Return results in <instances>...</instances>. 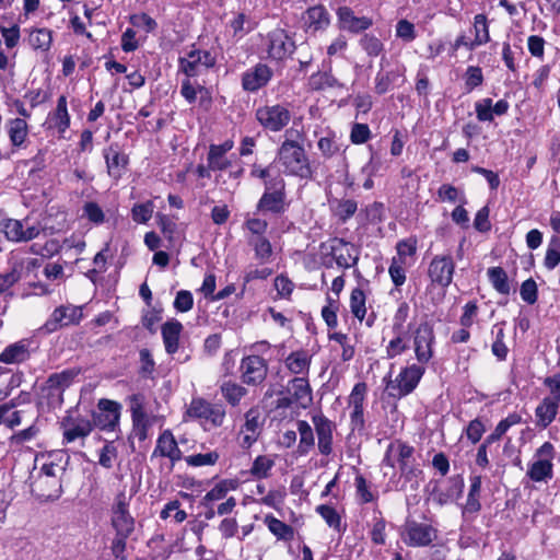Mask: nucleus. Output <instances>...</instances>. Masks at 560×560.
<instances>
[{
    "label": "nucleus",
    "mask_w": 560,
    "mask_h": 560,
    "mask_svg": "<svg viewBox=\"0 0 560 560\" xmlns=\"http://www.w3.org/2000/svg\"><path fill=\"white\" fill-rule=\"evenodd\" d=\"M249 178L258 180L264 188L255 206L256 212L276 219L285 215L292 200L289 198L287 180L280 171L272 164L254 162L249 166Z\"/></svg>",
    "instance_id": "nucleus-1"
},
{
    "label": "nucleus",
    "mask_w": 560,
    "mask_h": 560,
    "mask_svg": "<svg viewBox=\"0 0 560 560\" xmlns=\"http://www.w3.org/2000/svg\"><path fill=\"white\" fill-rule=\"evenodd\" d=\"M304 132L287 129L284 139L276 152V160L283 167V172L301 179H312L314 170L310 156L303 145Z\"/></svg>",
    "instance_id": "nucleus-2"
},
{
    "label": "nucleus",
    "mask_w": 560,
    "mask_h": 560,
    "mask_svg": "<svg viewBox=\"0 0 560 560\" xmlns=\"http://www.w3.org/2000/svg\"><path fill=\"white\" fill-rule=\"evenodd\" d=\"M131 497L119 491L110 506V526L115 536L110 542L112 555L117 560H127V540L135 532L136 520L129 511Z\"/></svg>",
    "instance_id": "nucleus-3"
},
{
    "label": "nucleus",
    "mask_w": 560,
    "mask_h": 560,
    "mask_svg": "<svg viewBox=\"0 0 560 560\" xmlns=\"http://www.w3.org/2000/svg\"><path fill=\"white\" fill-rule=\"evenodd\" d=\"M319 264L326 269L335 265L343 270L355 268L360 259V248L338 236L329 237L318 246Z\"/></svg>",
    "instance_id": "nucleus-4"
},
{
    "label": "nucleus",
    "mask_w": 560,
    "mask_h": 560,
    "mask_svg": "<svg viewBox=\"0 0 560 560\" xmlns=\"http://www.w3.org/2000/svg\"><path fill=\"white\" fill-rule=\"evenodd\" d=\"M59 424L63 445L80 442L83 446L85 439L94 430L89 415H82L77 407L67 410Z\"/></svg>",
    "instance_id": "nucleus-5"
},
{
    "label": "nucleus",
    "mask_w": 560,
    "mask_h": 560,
    "mask_svg": "<svg viewBox=\"0 0 560 560\" xmlns=\"http://www.w3.org/2000/svg\"><path fill=\"white\" fill-rule=\"evenodd\" d=\"M186 415L198 420L205 430H211L223 425L226 410L222 404H212L202 397H194Z\"/></svg>",
    "instance_id": "nucleus-6"
},
{
    "label": "nucleus",
    "mask_w": 560,
    "mask_h": 560,
    "mask_svg": "<svg viewBox=\"0 0 560 560\" xmlns=\"http://www.w3.org/2000/svg\"><path fill=\"white\" fill-rule=\"evenodd\" d=\"M428 522H418L412 518H406L402 526L401 539L412 548L430 547L438 539L439 530L432 524V520L423 516Z\"/></svg>",
    "instance_id": "nucleus-7"
},
{
    "label": "nucleus",
    "mask_w": 560,
    "mask_h": 560,
    "mask_svg": "<svg viewBox=\"0 0 560 560\" xmlns=\"http://www.w3.org/2000/svg\"><path fill=\"white\" fill-rule=\"evenodd\" d=\"M267 58L271 61L283 62L291 58L296 50L294 34L284 28L269 31L265 38Z\"/></svg>",
    "instance_id": "nucleus-8"
},
{
    "label": "nucleus",
    "mask_w": 560,
    "mask_h": 560,
    "mask_svg": "<svg viewBox=\"0 0 560 560\" xmlns=\"http://www.w3.org/2000/svg\"><path fill=\"white\" fill-rule=\"evenodd\" d=\"M217 63L215 56L206 49L192 44L184 57L178 58V71L187 78H196L212 69Z\"/></svg>",
    "instance_id": "nucleus-9"
},
{
    "label": "nucleus",
    "mask_w": 560,
    "mask_h": 560,
    "mask_svg": "<svg viewBox=\"0 0 560 560\" xmlns=\"http://www.w3.org/2000/svg\"><path fill=\"white\" fill-rule=\"evenodd\" d=\"M255 119L259 126L269 132L282 131L291 121L292 115L285 104H265L255 109Z\"/></svg>",
    "instance_id": "nucleus-10"
},
{
    "label": "nucleus",
    "mask_w": 560,
    "mask_h": 560,
    "mask_svg": "<svg viewBox=\"0 0 560 560\" xmlns=\"http://www.w3.org/2000/svg\"><path fill=\"white\" fill-rule=\"evenodd\" d=\"M121 405L112 399L101 398L96 410H91L89 417L93 428L104 432L119 431Z\"/></svg>",
    "instance_id": "nucleus-11"
},
{
    "label": "nucleus",
    "mask_w": 560,
    "mask_h": 560,
    "mask_svg": "<svg viewBox=\"0 0 560 560\" xmlns=\"http://www.w3.org/2000/svg\"><path fill=\"white\" fill-rule=\"evenodd\" d=\"M425 368L419 364H410L402 368L395 380H389L386 384L388 395L394 398H402L411 394L419 385Z\"/></svg>",
    "instance_id": "nucleus-12"
},
{
    "label": "nucleus",
    "mask_w": 560,
    "mask_h": 560,
    "mask_svg": "<svg viewBox=\"0 0 560 560\" xmlns=\"http://www.w3.org/2000/svg\"><path fill=\"white\" fill-rule=\"evenodd\" d=\"M555 446L545 442L535 452V460L528 464L526 476L534 482H548L553 478Z\"/></svg>",
    "instance_id": "nucleus-13"
},
{
    "label": "nucleus",
    "mask_w": 560,
    "mask_h": 560,
    "mask_svg": "<svg viewBox=\"0 0 560 560\" xmlns=\"http://www.w3.org/2000/svg\"><path fill=\"white\" fill-rule=\"evenodd\" d=\"M435 343L434 326L430 320H422L413 330V350L420 364H427L433 358Z\"/></svg>",
    "instance_id": "nucleus-14"
},
{
    "label": "nucleus",
    "mask_w": 560,
    "mask_h": 560,
    "mask_svg": "<svg viewBox=\"0 0 560 560\" xmlns=\"http://www.w3.org/2000/svg\"><path fill=\"white\" fill-rule=\"evenodd\" d=\"M455 261L451 254L435 255L428 266V277L432 287L446 289L453 282Z\"/></svg>",
    "instance_id": "nucleus-15"
},
{
    "label": "nucleus",
    "mask_w": 560,
    "mask_h": 560,
    "mask_svg": "<svg viewBox=\"0 0 560 560\" xmlns=\"http://www.w3.org/2000/svg\"><path fill=\"white\" fill-rule=\"evenodd\" d=\"M389 450L397 451V463L400 476L405 481L416 480L422 475V470L416 464L415 447L402 440H395L389 444Z\"/></svg>",
    "instance_id": "nucleus-16"
},
{
    "label": "nucleus",
    "mask_w": 560,
    "mask_h": 560,
    "mask_svg": "<svg viewBox=\"0 0 560 560\" xmlns=\"http://www.w3.org/2000/svg\"><path fill=\"white\" fill-rule=\"evenodd\" d=\"M242 383L248 386L261 385L268 375L267 361L257 354L245 355L240 364Z\"/></svg>",
    "instance_id": "nucleus-17"
},
{
    "label": "nucleus",
    "mask_w": 560,
    "mask_h": 560,
    "mask_svg": "<svg viewBox=\"0 0 560 560\" xmlns=\"http://www.w3.org/2000/svg\"><path fill=\"white\" fill-rule=\"evenodd\" d=\"M336 18L338 28L350 34H363L374 24L371 16H358L354 10L349 5L338 7L336 9Z\"/></svg>",
    "instance_id": "nucleus-18"
},
{
    "label": "nucleus",
    "mask_w": 560,
    "mask_h": 560,
    "mask_svg": "<svg viewBox=\"0 0 560 560\" xmlns=\"http://www.w3.org/2000/svg\"><path fill=\"white\" fill-rule=\"evenodd\" d=\"M103 158L105 160L107 175L114 182H119L129 167L130 160L128 154L124 152L118 142H113L103 149Z\"/></svg>",
    "instance_id": "nucleus-19"
},
{
    "label": "nucleus",
    "mask_w": 560,
    "mask_h": 560,
    "mask_svg": "<svg viewBox=\"0 0 560 560\" xmlns=\"http://www.w3.org/2000/svg\"><path fill=\"white\" fill-rule=\"evenodd\" d=\"M82 318L83 313L81 306H74L71 304L60 305L52 311L42 329L48 334L55 332L62 327L79 325Z\"/></svg>",
    "instance_id": "nucleus-20"
},
{
    "label": "nucleus",
    "mask_w": 560,
    "mask_h": 560,
    "mask_svg": "<svg viewBox=\"0 0 560 560\" xmlns=\"http://www.w3.org/2000/svg\"><path fill=\"white\" fill-rule=\"evenodd\" d=\"M35 341L32 338H22L9 343L0 352V363L5 365H21L28 362L36 352L37 347H33Z\"/></svg>",
    "instance_id": "nucleus-21"
},
{
    "label": "nucleus",
    "mask_w": 560,
    "mask_h": 560,
    "mask_svg": "<svg viewBox=\"0 0 560 560\" xmlns=\"http://www.w3.org/2000/svg\"><path fill=\"white\" fill-rule=\"evenodd\" d=\"M272 77L273 70L267 63L257 62L242 73L241 86L247 93H257L269 84Z\"/></svg>",
    "instance_id": "nucleus-22"
},
{
    "label": "nucleus",
    "mask_w": 560,
    "mask_h": 560,
    "mask_svg": "<svg viewBox=\"0 0 560 560\" xmlns=\"http://www.w3.org/2000/svg\"><path fill=\"white\" fill-rule=\"evenodd\" d=\"M128 399L132 420V433L140 442H143L148 439L150 428V420L144 409V396L142 394H132Z\"/></svg>",
    "instance_id": "nucleus-23"
},
{
    "label": "nucleus",
    "mask_w": 560,
    "mask_h": 560,
    "mask_svg": "<svg viewBox=\"0 0 560 560\" xmlns=\"http://www.w3.org/2000/svg\"><path fill=\"white\" fill-rule=\"evenodd\" d=\"M155 457H166L171 462V468L174 465L184 459L183 452L178 447V443L170 429L162 431L158 439L155 447L151 454V460Z\"/></svg>",
    "instance_id": "nucleus-24"
},
{
    "label": "nucleus",
    "mask_w": 560,
    "mask_h": 560,
    "mask_svg": "<svg viewBox=\"0 0 560 560\" xmlns=\"http://www.w3.org/2000/svg\"><path fill=\"white\" fill-rule=\"evenodd\" d=\"M1 229L8 241L14 243L28 242L36 238L40 233L38 225L24 226V222L18 219H3Z\"/></svg>",
    "instance_id": "nucleus-25"
},
{
    "label": "nucleus",
    "mask_w": 560,
    "mask_h": 560,
    "mask_svg": "<svg viewBox=\"0 0 560 560\" xmlns=\"http://www.w3.org/2000/svg\"><path fill=\"white\" fill-rule=\"evenodd\" d=\"M302 21L305 32L316 34L325 32L330 26L331 15L324 4L318 3L305 10Z\"/></svg>",
    "instance_id": "nucleus-26"
},
{
    "label": "nucleus",
    "mask_w": 560,
    "mask_h": 560,
    "mask_svg": "<svg viewBox=\"0 0 560 560\" xmlns=\"http://www.w3.org/2000/svg\"><path fill=\"white\" fill-rule=\"evenodd\" d=\"M312 422L317 434V446L322 455L328 456L332 452V432L336 428L335 423L324 415H315Z\"/></svg>",
    "instance_id": "nucleus-27"
},
{
    "label": "nucleus",
    "mask_w": 560,
    "mask_h": 560,
    "mask_svg": "<svg viewBox=\"0 0 560 560\" xmlns=\"http://www.w3.org/2000/svg\"><path fill=\"white\" fill-rule=\"evenodd\" d=\"M197 94L200 95L199 96L200 108H202L205 112H208L212 107V103H213L211 91L202 84L195 85L191 82V78L186 77V79L183 80L182 84H180V95L185 98V101L188 104L191 105V104L196 103Z\"/></svg>",
    "instance_id": "nucleus-28"
},
{
    "label": "nucleus",
    "mask_w": 560,
    "mask_h": 560,
    "mask_svg": "<svg viewBox=\"0 0 560 560\" xmlns=\"http://www.w3.org/2000/svg\"><path fill=\"white\" fill-rule=\"evenodd\" d=\"M48 129L57 130L59 138H63L66 131L70 128L71 116L68 110V102L66 95H60L57 100L56 108L48 113Z\"/></svg>",
    "instance_id": "nucleus-29"
},
{
    "label": "nucleus",
    "mask_w": 560,
    "mask_h": 560,
    "mask_svg": "<svg viewBox=\"0 0 560 560\" xmlns=\"http://www.w3.org/2000/svg\"><path fill=\"white\" fill-rule=\"evenodd\" d=\"M234 148V141L226 139L222 143H211L207 153V162L213 168V173L223 172L232 165V161L226 156Z\"/></svg>",
    "instance_id": "nucleus-30"
},
{
    "label": "nucleus",
    "mask_w": 560,
    "mask_h": 560,
    "mask_svg": "<svg viewBox=\"0 0 560 560\" xmlns=\"http://www.w3.org/2000/svg\"><path fill=\"white\" fill-rule=\"evenodd\" d=\"M31 491L40 500L58 499L61 494V480L31 475Z\"/></svg>",
    "instance_id": "nucleus-31"
},
{
    "label": "nucleus",
    "mask_w": 560,
    "mask_h": 560,
    "mask_svg": "<svg viewBox=\"0 0 560 560\" xmlns=\"http://www.w3.org/2000/svg\"><path fill=\"white\" fill-rule=\"evenodd\" d=\"M448 482L451 485L446 490H442L440 487H438V485H435L430 492V498L432 501L440 506L459 499L463 494L465 485L460 475L450 477Z\"/></svg>",
    "instance_id": "nucleus-32"
},
{
    "label": "nucleus",
    "mask_w": 560,
    "mask_h": 560,
    "mask_svg": "<svg viewBox=\"0 0 560 560\" xmlns=\"http://www.w3.org/2000/svg\"><path fill=\"white\" fill-rule=\"evenodd\" d=\"M79 374V369H66L61 372L51 373L47 377L45 385L42 387V390L47 392V394L51 396L55 394H61L72 384Z\"/></svg>",
    "instance_id": "nucleus-33"
},
{
    "label": "nucleus",
    "mask_w": 560,
    "mask_h": 560,
    "mask_svg": "<svg viewBox=\"0 0 560 560\" xmlns=\"http://www.w3.org/2000/svg\"><path fill=\"white\" fill-rule=\"evenodd\" d=\"M469 490L462 511L464 517H475L481 511L482 477L480 475H472L469 477Z\"/></svg>",
    "instance_id": "nucleus-34"
},
{
    "label": "nucleus",
    "mask_w": 560,
    "mask_h": 560,
    "mask_svg": "<svg viewBox=\"0 0 560 560\" xmlns=\"http://www.w3.org/2000/svg\"><path fill=\"white\" fill-rule=\"evenodd\" d=\"M7 132L12 152L26 148L28 142V124L25 119L10 118L7 120Z\"/></svg>",
    "instance_id": "nucleus-35"
},
{
    "label": "nucleus",
    "mask_w": 560,
    "mask_h": 560,
    "mask_svg": "<svg viewBox=\"0 0 560 560\" xmlns=\"http://www.w3.org/2000/svg\"><path fill=\"white\" fill-rule=\"evenodd\" d=\"M184 327L177 319H170L161 327V335L167 354H175L179 349V338Z\"/></svg>",
    "instance_id": "nucleus-36"
},
{
    "label": "nucleus",
    "mask_w": 560,
    "mask_h": 560,
    "mask_svg": "<svg viewBox=\"0 0 560 560\" xmlns=\"http://www.w3.org/2000/svg\"><path fill=\"white\" fill-rule=\"evenodd\" d=\"M288 392L301 408H307L313 401L312 388L305 376L292 378L289 382Z\"/></svg>",
    "instance_id": "nucleus-37"
},
{
    "label": "nucleus",
    "mask_w": 560,
    "mask_h": 560,
    "mask_svg": "<svg viewBox=\"0 0 560 560\" xmlns=\"http://www.w3.org/2000/svg\"><path fill=\"white\" fill-rule=\"evenodd\" d=\"M238 487L240 481L237 478L221 479L203 495L200 504L208 506L209 503L223 500L230 491H235Z\"/></svg>",
    "instance_id": "nucleus-38"
},
{
    "label": "nucleus",
    "mask_w": 560,
    "mask_h": 560,
    "mask_svg": "<svg viewBox=\"0 0 560 560\" xmlns=\"http://www.w3.org/2000/svg\"><path fill=\"white\" fill-rule=\"evenodd\" d=\"M220 393L225 402L232 408L241 405L242 399L247 395L248 390L242 384L232 380H224L220 383Z\"/></svg>",
    "instance_id": "nucleus-39"
},
{
    "label": "nucleus",
    "mask_w": 560,
    "mask_h": 560,
    "mask_svg": "<svg viewBox=\"0 0 560 560\" xmlns=\"http://www.w3.org/2000/svg\"><path fill=\"white\" fill-rule=\"evenodd\" d=\"M317 148L325 160H330L345 152L340 138L331 129H327L325 135L318 139Z\"/></svg>",
    "instance_id": "nucleus-40"
},
{
    "label": "nucleus",
    "mask_w": 560,
    "mask_h": 560,
    "mask_svg": "<svg viewBox=\"0 0 560 560\" xmlns=\"http://www.w3.org/2000/svg\"><path fill=\"white\" fill-rule=\"evenodd\" d=\"M312 362V355L305 349L292 351L284 360L287 369L295 375H307Z\"/></svg>",
    "instance_id": "nucleus-41"
},
{
    "label": "nucleus",
    "mask_w": 560,
    "mask_h": 560,
    "mask_svg": "<svg viewBox=\"0 0 560 560\" xmlns=\"http://www.w3.org/2000/svg\"><path fill=\"white\" fill-rule=\"evenodd\" d=\"M558 410L559 405L553 399L545 397L535 409L536 424L541 429H546L556 419Z\"/></svg>",
    "instance_id": "nucleus-42"
},
{
    "label": "nucleus",
    "mask_w": 560,
    "mask_h": 560,
    "mask_svg": "<svg viewBox=\"0 0 560 560\" xmlns=\"http://www.w3.org/2000/svg\"><path fill=\"white\" fill-rule=\"evenodd\" d=\"M488 279L493 289L502 295H509L512 291V284L509 280L506 271L500 267H490L487 270Z\"/></svg>",
    "instance_id": "nucleus-43"
},
{
    "label": "nucleus",
    "mask_w": 560,
    "mask_h": 560,
    "mask_svg": "<svg viewBox=\"0 0 560 560\" xmlns=\"http://www.w3.org/2000/svg\"><path fill=\"white\" fill-rule=\"evenodd\" d=\"M296 425L300 434L296 453L299 456H306L315 445L313 429L305 420H299Z\"/></svg>",
    "instance_id": "nucleus-44"
},
{
    "label": "nucleus",
    "mask_w": 560,
    "mask_h": 560,
    "mask_svg": "<svg viewBox=\"0 0 560 560\" xmlns=\"http://www.w3.org/2000/svg\"><path fill=\"white\" fill-rule=\"evenodd\" d=\"M264 523L279 540L290 541L294 537V528L284 523L283 521L275 517L272 514H268L264 518Z\"/></svg>",
    "instance_id": "nucleus-45"
},
{
    "label": "nucleus",
    "mask_w": 560,
    "mask_h": 560,
    "mask_svg": "<svg viewBox=\"0 0 560 560\" xmlns=\"http://www.w3.org/2000/svg\"><path fill=\"white\" fill-rule=\"evenodd\" d=\"M349 306L352 316L362 323L365 319L368 313L366 294L362 288L355 287L351 290Z\"/></svg>",
    "instance_id": "nucleus-46"
},
{
    "label": "nucleus",
    "mask_w": 560,
    "mask_h": 560,
    "mask_svg": "<svg viewBox=\"0 0 560 560\" xmlns=\"http://www.w3.org/2000/svg\"><path fill=\"white\" fill-rule=\"evenodd\" d=\"M310 86L314 91H324L327 89H342L343 84L331 71H317L310 77Z\"/></svg>",
    "instance_id": "nucleus-47"
},
{
    "label": "nucleus",
    "mask_w": 560,
    "mask_h": 560,
    "mask_svg": "<svg viewBox=\"0 0 560 560\" xmlns=\"http://www.w3.org/2000/svg\"><path fill=\"white\" fill-rule=\"evenodd\" d=\"M358 202L354 199H336L331 206V212L338 222L347 223L357 212Z\"/></svg>",
    "instance_id": "nucleus-48"
},
{
    "label": "nucleus",
    "mask_w": 560,
    "mask_h": 560,
    "mask_svg": "<svg viewBox=\"0 0 560 560\" xmlns=\"http://www.w3.org/2000/svg\"><path fill=\"white\" fill-rule=\"evenodd\" d=\"M472 30V40L477 47L486 45L491 40L489 21L486 14L479 13L474 16Z\"/></svg>",
    "instance_id": "nucleus-49"
},
{
    "label": "nucleus",
    "mask_w": 560,
    "mask_h": 560,
    "mask_svg": "<svg viewBox=\"0 0 560 560\" xmlns=\"http://www.w3.org/2000/svg\"><path fill=\"white\" fill-rule=\"evenodd\" d=\"M248 245L253 248L255 258L260 262L265 264L271 259L272 245L270 241L265 236L248 237Z\"/></svg>",
    "instance_id": "nucleus-50"
},
{
    "label": "nucleus",
    "mask_w": 560,
    "mask_h": 560,
    "mask_svg": "<svg viewBox=\"0 0 560 560\" xmlns=\"http://www.w3.org/2000/svg\"><path fill=\"white\" fill-rule=\"evenodd\" d=\"M155 370L156 364L150 349H140L138 375L143 380H153Z\"/></svg>",
    "instance_id": "nucleus-51"
},
{
    "label": "nucleus",
    "mask_w": 560,
    "mask_h": 560,
    "mask_svg": "<svg viewBox=\"0 0 560 560\" xmlns=\"http://www.w3.org/2000/svg\"><path fill=\"white\" fill-rule=\"evenodd\" d=\"M359 46L371 58L378 57L385 50L383 42L372 33L364 32L359 39Z\"/></svg>",
    "instance_id": "nucleus-52"
},
{
    "label": "nucleus",
    "mask_w": 560,
    "mask_h": 560,
    "mask_svg": "<svg viewBox=\"0 0 560 560\" xmlns=\"http://www.w3.org/2000/svg\"><path fill=\"white\" fill-rule=\"evenodd\" d=\"M465 93H471L485 82L482 69L479 66H468L463 74Z\"/></svg>",
    "instance_id": "nucleus-53"
},
{
    "label": "nucleus",
    "mask_w": 560,
    "mask_h": 560,
    "mask_svg": "<svg viewBox=\"0 0 560 560\" xmlns=\"http://www.w3.org/2000/svg\"><path fill=\"white\" fill-rule=\"evenodd\" d=\"M51 42L52 33L48 28H34L28 36V43L35 50H48L51 46Z\"/></svg>",
    "instance_id": "nucleus-54"
},
{
    "label": "nucleus",
    "mask_w": 560,
    "mask_h": 560,
    "mask_svg": "<svg viewBox=\"0 0 560 560\" xmlns=\"http://www.w3.org/2000/svg\"><path fill=\"white\" fill-rule=\"evenodd\" d=\"M275 466V460L266 455H258L250 467V475L254 479L261 480L266 479L270 475V470Z\"/></svg>",
    "instance_id": "nucleus-55"
},
{
    "label": "nucleus",
    "mask_w": 560,
    "mask_h": 560,
    "mask_svg": "<svg viewBox=\"0 0 560 560\" xmlns=\"http://www.w3.org/2000/svg\"><path fill=\"white\" fill-rule=\"evenodd\" d=\"M220 453L217 450L207 453H198L184 457L189 467L214 466L220 459Z\"/></svg>",
    "instance_id": "nucleus-56"
},
{
    "label": "nucleus",
    "mask_w": 560,
    "mask_h": 560,
    "mask_svg": "<svg viewBox=\"0 0 560 560\" xmlns=\"http://www.w3.org/2000/svg\"><path fill=\"white\" fill-rule=\"evenodd\" d=\"M395 336L393 339L389 340L385 348L386 358L387 359H395L396 357L402 354L409 349L408 340H407V334L408 331H404L401 334L399 332H393Z\"/></svg>",
    "instance_id": "nucleus-57"
},
{
    "label": "nucleus",
    "mask_w": 560,
    "mask_h": 560,
    "mask_svg": "<svg viewBox=\"0 0 560 560\" xmlns=\"http://www.w3.org/2000/svg\"><path fill=\"white\" fill-rule=\"evenodd\" d=\"M388 275L395 289L399 290L407 280L406 261L393 257L388 267Z\"/></svg>",
    "instance_id": "nucleus-58"
},
{
    "label": "nucleus",
    "mask_w": 560,
    "mask_h": 560,
    "mask_svg": "<svg viewBox=\"0 0 560 560\" xmlns=\"http://www.w3.org/2000/svg\"><path fill=\"white\" fill-rule=\"evenodd\" d=\"M399 78L398 71H386V72H377L375 75V85L374 90L377 95H384L387 93Z\"/></svg>",
    "instance_id": "nucleus-59"
},
{
    "label": "nucleus",
    "mask_w": 560,
    "mask_h": 560,
    "mask_svg": "<svg viewBox=\"0 0 560 560\" xmlns=\"http://www.w3.org/2000/svg\"><path fill=\"white\" fill-rule=\"evenodd\" d=\"M315 511L330 528L338 533L341 532V516L334 506L319 504L316 506Z\"/></svg>",
    "instance_id": "nucleus-60"
},
{
    "label": "nucleus",
    "mask_w": 560,
    "mask_h": 560,
    "mask_svg": "<svg viewBox=\"0 0 560 560\" xmlns=\"http://www.w3.org/2000/svg\"><path fill=\"white\" fill-rule=\"evenodd\" d=\"M560 264V236H551L545 254L544 266L553 270Z\"/></svg>",
    "instance_id": "nucleus-61"
},
{
    "label": "nucleus",
    "mask_w": 560,
    "mask_h": 560,
    "mask_svg": "<svg viewBox=\"0 0 560 560\" xmlns=\"http://www.w3.org/2000/svg\"><path fill=\"white\" fill-rule=\"evenodd\" d=\"M117 457L118 450L115 440H106L103 447L100 450L98 464L105 469H112Z\"/></svg>",
    "instance_id": "nucleus-62"
},
{
    "label": "nucleus",
    "mask_w": 560,
    "mask_h": 560,
    "mask_svg": "<svg viewBox=\"0 0 560 560\" xmlns=\"http://www.w3.org/2000/svg\"><path fill=\"white\" fill-rule=\"evenodd\" d=\"M410 314V305L406 301H401L394 315H393V324H392V331L393 332H404L407 331L405 329V324L409 318Z\"/></svg>",
    "instance_id": "nucleus-63"
},
{
    "label": "nucleus",
    "mask_w": 560,
    "mask_h": 560,
    "mask_svg": "<svg viewBox=\"0 0 560 560\" xmlns=\"http://www.w3.org/2000/svg\"><path fill=\"white\" fill-rule=\"evenodd\" d=\"M395 248L397 255L394 258H401L406 261L407 257H413L417 254L418 240L416 236L402 238L396 243Z\"/></svg>",
    "instance_id": "nucleus-64"
}]
</instances>
